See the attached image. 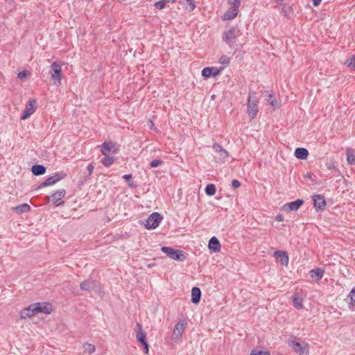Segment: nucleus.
Wrapping results in <instances>:
<instances>
[{"instance_id":"aec40b11","label":"nucleus","mask_w":355,"mask_h":355,"mask_svg":"<svg viewBox=\"0 0 355 355\" xmlns=\"http://www.w3.org/2000/svg\"><path fill=\"white\" fill-rule=\"evenodd\" d=\"M209 248L213 250L214 252H218L220 250L221 245L218 241V239L213 236L209 241Z\"/></svg>"},{"instance_id":"a211bd4d","label":"nucleus","mask_w":355,"mask_h":355,"mask_svg":"<svg viewBox=\"0 0 355 355\" xmlns=\"http://www.w3.org/2000/svg\"><path fill=\"white\" fill-rule=\"evenodd\" d=\"M98 283L94 280L88 279L82 282L80 285L82 291H90L96 288Z\"/></svg>"},{"instance_id":"f8f14e48","label":"nucleus","mask_w":355,"mask_h":355,"mask_svg":"<svg viewBox=\"0 0 355 355\" xmlns=\"http://www.w3.org/2000/svg\"><path fill=\"white\" fill-rule=\"evenodd\" d=\"M313 206L317 211H322L326 207V201L322 195H313L312 196Z\"/></svg>"},{"instance_id":"39448f33","label":"nucleus","mask_w":355,"mask_h":355,"mask_svg":"<svg viewBox=\"0 0 355 355\" xmlns=\"http://www.w3.org/2000/svg\"><path fill=\"white\" fill-rule=\"evenodd\" d=\"M161 250L173 260L183 261L186 259L182 250L166 246L162 247Z\"/></svg>"},{"instance_id":"c9c22d12","label":"nucleus","mask_w":355,"mask_h":355,"mask_svg":"<svg viewBox=\"0 0 355 355\" xmlns=\"http://www.w3.org/2000/svg\"><path fill=\"white\" fill-rule=\"evenodd\" d=\"M227 3L233 7L239 8L241 5V0H227Z\"/></svg>"},{"instance_id":"2f4dec72","label":"nucleus","mask_w":355,"mask_h":355,"mask_svg":"<svg viewBox=\"0 0 355 355\" xmlns=\"http://www.w3.org/2000/svg\"><path fill=\"white\" fill-rule=\"evenodd\" d=\"M347 159L349 164H352L355 160V151L347 149Z\"/></svg>"},{"instance_id":"412c9836","label":"nucleus","mask_w":355,"mask_h":355,"mask_svg":"<svg viewBox=\"0 0 355 355\" xmlns=\"http://www.w3.org/2000/svg\"><path fill=\"white\" fill-rule=\"evenodd\" d=\"M35 314L36 311H35L34 307H32V304H31L28 307L24 309L21 311V318H29Z\"/></svg>"},{"instance_id":"c756f323","label":"nucleus","mask_w":355,"mask_h":355,"mask_svg":"<svg viewBox=\"0 0 355 355\" xmlns=\"http://www.w3.org/2000/svg\"><path fill=\"white\" fill-rule=\"evenodd\" d=\"M115 161V158L113 157H105L101 159V164L105 167H110Z\"/></svg>"},{"instance_id":"2eb2a0df","label":"nucleus","mask_w":355,"mask_h":355,"mask_svg":"<svg viewBox=\"0 0 355 355\" xmlns=\"http://www.w3.org/2000/svg\"><path fill=\"white\" fill-rule=\"evenodd\" d=\"M213 150L220 155L223 162H225L229 157L228 152L218 144L216 143L213 145Z\"/></svg>"},{"instance_id":"bb28decb","label":"nucleus","mask_w":355,"mask_h":355,"mask_svg":"<svg viewBox=\"0 0 355 355\" xmlns=\"http://www.w3.org/2000/svg\"><path fill=\"white\" fill-rule=\"evenodd\" d=\"M292 301H293L294 306L296 309H302V307H303L302 298L297 293H294L293 295Z\"/></svg>"},{"instance_id":"f3484780","label":"nucleus","mask_w":355,"mask_h":355,"mask_svg":"<svg viewBox=\"0 0 355 355\" xmlns=\"http://www.w3.org/2000/svg\"><path fill=\"white\" fill-rule=\"evenodd\" d=\"M238 12V8L230 6V8L224 13L221 18L223 21L232 19L236 17Z\"/></svg>"},{"instance_id":"a18cd8bd","label":"nucleus","mask_w":355,"mask_h":355,"mask_svg":"<svg viewBox=\"0 0 355 355\" xmlns=\"http://www.w3.org/2000/svg\"><path fill=\"white\" fill-rule=\"evenodd\" d=\"M87 169L89 172V175H92V173H93V171H94V166L92 164H89L87 165Z\"/></svg>"},{"instance_id":"6ab92c4d","label":"nucleus","mask_w":355,"mask_h":355,"mask_svg":"<svg viewBox=\"0 0 355 355\" xmlns=\"http://www.w3.org/2000/svg\"><path fill=\"white\" fill-rule=\"evenodd\" d=\"M277 259L284 266H287L288 263V256L286 252L284 251H276L274 253Z\"/></svg>"},{"instance_id":"58836bf2","label":"nucleus","mask_w":355,"mask_h":355,"mask_svg":"<svg viewBox=\"0 0 355 355\" xmlns=\"http://www.w3.org/2000/svg\"><path fill=\"white\" fill-rule=\"evenodd\" d=\"M347 297L349 299L351 304H352L353 302H355V288H353L350 291Z\"/></svg>"},{"instance_id":"4468645a","label":"nucleus","mask_w":355,"mask_h":355,"mask_svg":"<svg viewBox=\"0 0 355 355\" xmlns=\"http://www.w3.org/2000/svg\"><path fill=\"white\" fill-rule=\"evenodd\" d=\"M66 191L64 189H59L51 196L49 200L53 204H56V206H58L64 203V202H59V201L64 197Z\"/></svg>"},{"instance_id":"0eeeda50","label":"nucleus","mask_w":355,"mask_h":355,"mask_svg":"<svg viewBox=\"0 0 355 355\" xmlns=\"http://www.w3.org/2000/svg\"><path fill=\"white\" fill-rule=\"evenodd\" d=\"M137 329L136 331V338L142 346L144 347V352L145 354H148L149 349H148V345L146 341V334L143 330L142 326L139 324H137Z\"/></svg>"},{"instance_id":"e433bc0d","label":"nucleus","mask_w":355,"mask_h":355,"mask_svg":"<svg viewBox=\"0 0 355 355\" xmlns=\"http://www.w3.org/2000/svg\"><path fill=\"white\" fill-rule=\"evenodd\" d=\"M163 163V162L161 159H154L151 161L150 163V166L152 168L157 167L158 166L161 165Z\"/></svg>"},{"instance_id":"49530a36","label":"nucleus","mask_w":355,"mask_h":355,"mask_svg":"<svg viewBox=\"0 0 355 355\" xmlns=\"http://www.w3.org/2000/svg\"><path fill=\"white\" fill-rule=\"evenodd\" d=\"M288 10H291V8L289 6H287L286 5H284L282 8V11L284 12V15H287V12Z\"/></svg>"},{"instance_id":"f03ea898","label":"nucleus","mask_w":355,"mask_h":355,"mask_svg":"<svg viewBox=\"0 0 355 355\" xmlns=\"http://www.w3.org/2000/svg\"><path fill=\"white\" fill-rule=\"evenodd\" d=\"M258 103L259 101L256 96V93L250 90L247 102V113L251 119H254L259 112Z\"/></svg>"},{"instance_id":"603ef678","label":"nucleus","mask_w":355,"mask_h":355,"mask_svg":"<svg viewBox=\"0 0 355 355\" xmlns=\"http://www.w3.org/2000/svg\"><path fill=\"white\" fill-rule=\"evenodd\" d=\"M306 177H307V178H311V173H308L306 174Z\"/></svg>"},{"instance_id":"f257e3e1","label":"nucleus","mask_w":355,"mask_h":355,"mask_svg":"<svg viewBox=\"0 0 355 355\" xmlns=\"http://www.w3.org/2000/svg\"><path fill=\"white\" fill-rule=\"evenodd\" d=\"M241 34V30L237 26H229L227 30L223 32L222 39L229 46L232 47L235 44L236 39Z\"/></svg>"},{"instance_id":"9b49d317","label":"nucleus","mask_w":355,"mask_h":355,"mask_svg":"<svg viewBox=\"0 0 355 355\" xmlns=\"http://www.w3.org/2000/svg\"><path fill=\"white\" fill-rule=\"evenodd\" d=\"M101 153L104 155H107L108 153H118L119 148L114 144L112 142H104L101 145Z\"/></svg>"},{"instance_id":"de8ad7c7","label":"nucleus","mask_w":355,"mask_h":355,"mask_svg":"<svg viewBox=\"0 0 355 355\" xmlns=\"http://www.w3.org/2000/svg\"><path fill=\"white\" fill-rule=\"evenodd\" d=\"M123 178L126 181H130L132 178L131 174H126L123 176Z\"/></svg>"},{"instance_id":"c85d7f7f","label":"nucleus","mask_w":355,"mask_h":355,"mask_svg":"<svg viewBox=\"0 0 355 355\" xmlns=\"http://www.w3.org/2000/svg\"><path fill=\"white\" fill-rule=\"evenodd\" d=\"M345 64L350 69L355 71V55H352L345 62Z\"/></svg>"},{"instance_id":"7c9ffc66","label":"nucleus","mask_w":355,"mask_h":355,"mask_svg":"<svg viewBox=\"0 0 355 355\" xmlns=\"http://www.w3.org/2000/svg\"><path fill=\"white\" fill-rule=\"evenodd\" d=\"M205 193L207 196H213L216 193V186L213 184H209L206 186Z\"/></svg>"},{"instance_id":"1a4fd4ad","label":"nucleus","mask_w":355,"mask_h":355,"mask_svg":"<svg viewBox=\"0 0 355 355\" xmlns=\"http://www.w3.org/2000/svg\"><path fill=\"white\" fill-rule=\"evenodd\" d=\"M36 101L35 99L29 100L26 105L24 113L21 116V119L24 120L29 118L36 110Z\"/></svg>"},{"instance_id":"3c124183","label":"nucleus","mask_w":355,"mask_h":355,"mask_svg":"<svg viewBox=\"0 0 355 355\" xmlns=\"http://www.w3.org/2000/svg\"><path fill=\"white\" fill-rule=\"evenodd\" d=\"M163 1H164L165 3H168V2L174 3L176 1V0H163Z\"/></svg>"},{"instance_id":"a878e982","label":"nucleus","mask_w":355,"mask_h":355,"mask_svg":"<svg viewBox=\"0 0 355 355\" xmlns=\"http://www.w3.org/2000/svg\"><path fill=\"white\" fill-rule=\"evenodd\" d=\"M31 171L35 175H41L45 173L46 167L43 165L35 164L32 166Z\"/></svg>"},{"instance_id":"cd10ccee","label":"nucleus","mask_w":355,"mask_h":355,"mask_svg":"<svg viewBox=\"0 0 355 355\" xmlns=\"http://www.w3.org/2000/svg\"><path fill=\"white\" fill-rule=\"evenodd\" d=\"M30 209L31 207L27 203H23L12 208V209L19 214L28 212Z\"/></svg>"},{"instance_id":"473e14b6","label":"nucleus","mask_w":355,"mask_h":355,"mask_svg":"<svg viewBox=\"0 0 355 355\" xmlns=\"http://www.w3.org/2000/svg\"><path fill=\"white\" fill-rule=\"evenodd\" d=\"M212 68L211 67H205L202 70V76L205 78H209V77L212 76Z\"/></svg>"},{"instance_id":"37998d69","label":"nucleus","mask_w":355,"mask_h":355,"mask_svg":"<svg viewBox=\"0 0 355 355\" xmlns=\"http://www.w3.org/2000/svg\"><path fill=\"white\" fill-rule=\"evenodd\" d=\"M212 68V76L216 77L217 76L220 75L221 70L217 69L216 67H211Z\"/></svg>"},{"instance_id":"4be33fe9","label":"nucleus","mask_w":355,"mask_h":355,"mask_svg":"<svg viewBox=\"0 0 355 355\" xmlns=\"http://www.w3.org/2000/svg\"><path fill=\"white\" fill-rule=\"evenodd\" d=\"M201 297V291L199 288L193 287L191 290V302L193 304L199 303Z\"/></svg>"},{"instance_id":"dca6fc26","label":"nucleus","mask_w":355,"mask_h":355,"mask_svg":"<svg viewBox=\"0 0 355 355\" xmlns=\"http://www.w3.org/2000/svg\"><path fill=\"white\" fill-rule=\"evenodd\" d=\"M32 307H34V310L36 311V313H50L52 310L50 306L39 302L32 304Z\"/></svg>"},{"instance_id":"c03bdc74","label":"nucleus","mask_w":355,"mask_h":355,"mask_svg":"<svg viewBox=\"0 0 355 355\" xmlns=\"http://www.w3.org/2000/svg\"><path fill=\"white\" fill-rule=\"evenodd\" d=\"M241 186V183L237 180H233L232 181V187L234 189H237Z\"/></svg>"},{"instance_id":"393cba45","label":"nucleus","mask_w":355,"mask_h":355,"mask_svg":"<svg viewBox=\"0 0 355 355\" xmlns=\"http://www.w3.org/2000/svg\"><path fill=\"white\" fill-rule=\"evenodd\" d=\"M266 93V100L270 103V105L274 108L279 107V104L277 101L275 97L273 94L270 93L269 92H265Z\"/></svg>"},{"instance_id":"6e6552de","label":"nucleus","mask_w":355,"mask_h":355,"mask_svg":"<svg viewBox=\"0 0 355 355\" xmlns=\"http://www.w3.org/2000/svg\"><path fill=\"white\" fill-rule=\"evenodd\" d=\"M66 176V174L63 172L55 173L52 176L48 178L44 182H42L38 188L41 189L45 187L51 186L58 181L62 180Z\"/></svg>"},{"instance_id":"f704fd0d","label":"nucleus","mask_w":355,"mask_h":355,"mask_svg":"<svg viewBox=\"0 0 355 355\" xmlns=\"http://www.w3.org/2000/svg\"><path fill=\"white\" fill-rule=\"evenodd\" d=\"M154 6L157 9L162 10V9L165 8L166 3L164 1H163V0H160V1H157V2H156L154 4Z\"/></svg>"},{"instance_id":"5701e85b","label":"nucleus","mask_w":355,"mask_h":355,"mask_svg":"<svg viewBox=\"0 0 355 355\" xmlns=\"http://www.w3.org/2000/svg\"><path fill=\"white\" fill-rule=\"evenodd\" d=\"M324 272V271L320 268L313 269L309 272L311 277L318 281L322 278Z\"/></svg>"},{"instance_id":"423d86ee","label":"nucleus","mask_w":355,"mask_h":355,"mask_svg":"<svg viewBox=\"0 0 355 355\" xmlns=\"http://www.w3.org/2000/svg\"><path fill=\"white\" fill-rule=\"evenodd\" d=\"M163 219L162 215L157 212L151 214L146 220L145 227L147 230H153L158 227Z\"/></svg>"},{"instance_id":"20e7f679","label":"nucleus","mask_w":355,"mask_h":355,"mask_svg":"<svg viewBox=\"0 0 355 355\" xmlns=\"http://www.w3.org/2000/svg\"><path fill=\"white\" fill-rule=\"evenodd\" d=\"M288 345L299 355H309V347L306 343H301L296 338H293L288 341Z\"/></svg>"},{"instance_id":"09e8293b","label":"nucleus","mask_w":355,"mask_h":355,"mask_svg":"<svg viewBox=\"0 0 355 355\" xmlns=\"http://www.w3.org/2000/svg\"><path fill=\"white\" fill-rule=\"evenodd\" d=\"M313 6H318L320 4L322 0H311Z\"/></svg>"},{"instance_id":"ddd939ff","label":"nucleus","mask_w":355,"mask_h":355,"mask_svg":"<svg viewBox=\"0 0 355 355\" xmlns=\"http://www.w3.org/2000/svg\"><path fill=\"white\" fill-rule=\"evenodd\" d=\"M303 204V200L297 199L295 201L285 204L283 207V209L287 212L297 211Z\"/></svg>"},{"instance_id":"9d476101","label":"nucleus","mask_w":355,"mask_h":355,"mask_svg":"<svg viewBox=\"0 0 355 355\" xmlns=\"http://www.w3.org/2000/svg\"><path fill=\"white\" fill-rule=\"evenodd\" d=\"M187 325V322L184 320H180L175 326V329L173 330L172 338L174 340H178L181 338L182 333L185 329V327Z\"/></svg>"},{"instance_id":"b1692460","label":"nucleus","mask_w":355,"mask_h":355,"mask_svg":"<svg viewBox=\"0 0 355 355\" xmlns=\"http://www.w3.org/2000/svg\"><path fill=\"white\" fill-rule=\"evenodd\" d=\"M295 156L300 159H305L309 155L308 150L304 148H297L295 150Z\"/></svg>"},{"instance_id":"a19ab883","label":"nucleus","mask_w":355,"mask_h":355,"mask_svg":"<svg viewBox=\"0 0 355 355\" xmlns=\"http://www.w3.org/2000/svg\"><path fill=\"white\" fill-rule=\"evenodd\" d=\"M28 74H29V73L27 71L24 70L22 71H20L17 74V78L20 80H22L23 78H26Z\"/></svg>"},{"instance_id":"72a5a7b5","label":"nucleus","mask_w":355,"mask_h":355,"mask_svg":"<svg viewBox=\"0 0 355 355\" xmlns=\"http://www.w3.org/2000/svg\"><path fill=\"white\" fill-rule=\"evenodd\" d=\"M84 348L89 354H92L95 352V347L94 345L86 343L84 345Z\"/></svg>"},{"instance_id":"7ed1b4c3","label":"nucleus","mask_w":355,"mask_h":355,"mask_svg":"<svg viewBox=\"0 0 355 355\" xmlns=\"http://www.w3.org/2000/svg\"><path fill=\"white\" fill-rule=\"evenodd\" d=\"M49 74L51 75V80L55 85H60L61 84L62 78V67L58 62H53L49 70Z\"/></svg>"},{"instance_id":"79ce46f5","label":"nucleus","mask_w":355,"mask_h":355,"mask_svg":"<svg viewBox=\"0 0 355 355\" xmlns=\"http://www.w3.org/2000/svg\"><path fill=\"white\" fill-rule=\"evenodd\" d=\"M186 1L190 6V10H193L196 8L194 0H186Z\"/></svg>"},{"instance_id":"864d4df0","label":"nucleus","mask_w":355,"mask_h":355,"mask_svg":"<svg viewBox=\"0 0 355 355\" xmlns=\"http://www.w3.org/2000/svg\"><path fill=\"white\" fill-rule=\"evenodd\" d=\"M129 186H130V187H133L132 184H131V183H130V182H129Z\"/></svg>"},{"instance_id":"8fccbe9b","label":"nucleus","mask_w":355,"mask_h":355,"mask_svg":"<svg viewBox=\"0 0 355 355\" xmlns=\"http://www.w3.org/2000/svg\"><path fill=\"white\" fill-rule=\"evenodd\" d=\"M276 220L278 221H282L283 220V216L282 215H278L276 217Z\"/></svg>"},{"instance_id":"4c0bfd02","label":"nucleus","mask_w":355,"mask_h":355,"mask_svg":"<svg viewBox=\"0 0 355 355\" xmlns=\"http://www.w3.org/2000/svg\"><path fill=\"white\" fill-rule=\"evenodd\" d=\"M250 355H270L268 352L263 351H257L256 349H253Z\"/></svg>"},{"instance_id":"ea45409f","label":"nucleus","mask_w":355,"mask_h":355,"mask_svg":"<svg viewBox=\"0 0 355 355\" xmlns=\"http://www.w3.org/2000/svg\"><path fill=\"white\" fill-rule=\"evenodd\" d=\"M219 62L223 64H228L230 63V58L226 55H223L219 59Z\"/></svg>"}]
</instances>
